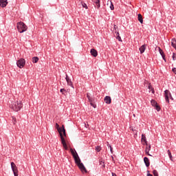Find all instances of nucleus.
Returning a JSON list of instances; mask_svg holds the SVG:
<instances>
[{
  "label": "nucleus",
  "mask_w": 176,
  "mask_h": 176,
  "mask_svg": "<svg viewBox=\"0 0 176 176\" xmlns=\"http://www.w3.org/2000/svg\"><path fill=\"white\" fill-rule=\"evenodd\" d=\"M16 28H17L19 32H20V34H23V32H25V31H27V30H28V27H27L25 25V23H24L22 21L18 22L16 23Z\"/></svg>",
  "instance_id": "20e7f679"
},
{
  "label": "nucleus",
  "mask_w": 176,
  "mask_h": 176,
  "mask_svg": "<svg viewBox=\"0 0 176 176\" xmlns=\"http://www.w3.org/2000/svg\"><path fill=\"white\" fill-rule=\"evenodd\" d=\"M112 176H118L115 173H112Z\"/></svg>",
  "instance_id": "58836bf2"
},
{
  "label": "nucleus",
  "mask_w": 176,
  "mask_h": 176,
  "mask_svg": "<svg viewBox=\"0 0 176 176\" xmlns=\"http://www.w3.org/2000/svg\"><path fill=\"white\" fill-rule=\"evenodd\" d=\"M146 49V45L144 44V45H142L139 49V50L140 52V54H142V53H144V52H145Z\"/></svg>",
  "instance_id": "dca6fc26"
},
{
  "label": "nucleus",
  "mask_w": 176,
  "mask_h": 176,
  "mask_svg": "<svg viewBox=\"0 0 176 176\" xmlns=\"http://www.w3.org/2000/svg\"><path fill=\"white\" fill-rule=\"evenodd\" d=\"M89 126V124H87V125H85V127H87Z\"/></svg>",
  "instance_id": "c03bdc74"
},
{
  "label": "nucleus",
  "mask_w": 176,
  "mask_h": 176,
  "mask_svg": "<svg viewBox=\"0 0 176 176\" xmlns=\"http://www.w3.org/2000/svg\"><path fill=\"white\" fill-rule=\"evenodd\" d=\"M16 65L19 68H24V65H25V59L20 58L16 61Z\"/></svg>",
  "instance_id": "423d86ee"
},
{
  "label": "nucleus",
  "mask_w": 176,
  "mask_h": 176,
  "mask_svg": "<svg viewBox=\"0 0 176 176\" xmlns=\"http://www.w3.org/2000/svg\"><path fill=\"white\" fill-rule=\"evenodd\" d=\"M153 173L154 176H159V173H157V170H154L153 171Z\"/></svg>",
  "instance_id": "c85d7f7f"
},
{
  "label": "nucleus",
  "mask_w": 176,
  "mask_h": 176,
  "mask_svg": "<svg viewBox=\"0 0 176 176\" xmlns=\"http://www.w3.org/2000/svg\"><path fill=\"white\" fill-rule=\"evenodd\" d=\"M39 61V58L38 56H34L32 58V63H36Z\"/></svg>",
  "instance_id": "5701e85b"
},
{
  "label": "nucleus",
  "mask_w": 176,
  "mask_h": 176,
  "mask_svg": "<svg viewBox=\"0 0 176 176\" xmlns=\"http://www.w3.org/2000/svg\"><path fill=\"white\" fill-rule=\"evenodd\" d=\"M92 1H94V3L96 4L98 9H100V8L101 6V5L100 4V0H92Z\"/></svg>",
  "instance_id": "6ab92c4d"
},
{
  "label": "nucleus",
  "mask_w": 176,
  "mask_h": 176,
  "mask_svg": "<svg viewBox=\"0 0 176 176\" xmlns=\"http://www.w3.org/2000/svg\"><path fill=\"white\" fill-rule=\"evenodd\" d=\"M70 152L74 159V162L78 166V168L80 170L82 173H87V169H86V167H85V165L83 163L81 162L80 158L79 157V155H78V153L72 148H70Z\"/></svg>",
  "instance_id": "f257e3e1"
},
{
  "label": "nucleus",
  "mask_w": 176,
  "mask_h": 176,
  "mask_svg": "<svg viewBox=\"0 0 176 176\" xmlns=\"http://www.w3.org/2000/svg\"><path fill=\"white\" fill-rule=\"evenodd\" d=\"M157 50H159L160 54H161L163 60H164V61H166V56L164 55V52H163V50L162 49H160V47H157Z\"/></svg>",
  "instance_id": "f8f14e48"
},
{
  "label": "nucleus",
  "mask_w": 176,
  "mask_h": 176,
  "mask_svg": "<svg viewBox=\"0 0 176 176\" xmlns=\"http://www.w3.org/2000/svg\"><path fill=\"white\" fill-rule=\"evenodd\" d=\"M60 134H63V137H67V133H65V128L64 127V125L60 127Z\"/></svg>",
  "instance_id": "ddd939ff"
},
{
  "label": "nucleus",
  "mask_w": 176,
  "mask_h": 176,
  "mask_svg": "<svg viewBox=\"0 0 176 176\" xmlns=\"http://www.w3.org/2000/svg\"><path fill=\"white\" fill-rule=\"evenodd\" d=\"M100 166H102V167H105V164L102 161H100Z\"/></svg>",
  "instance_id": "2f4dec72"
},
{
  "label": "nucleus",
  "mask_w": 176,
  "mask_h": 176,
  "mask_svg": "<svg viewBox=\"0 0 176 176\" xmlns=\"http://www.w3.org/2000/svg\"><path fill=\"white\" fill-rule=\"evenodd\" d=\"M109 5H110L109 8H110L111 10H113V9H115V8L113 7V3H112V1L107 2V6Z\"/></svg>",
  "instance_id": "412c9836"
},
{
  "label": "nucleus",
  "mask_w": 176,
  "mask_h": 176,
  "mask_svg": "<svg viewBox=\"0 0 176 176\" xmlns=\"http://www.w3.org/2000/svg\"><path fill=\"white\" fill-rule=\"evenodd\" d=\"M173 61H175V60H176V54H175V53L173 54Z\"/></svg>",
  "instance_id": "7c9ffc66"
},
{
  "label": "nucleus",
  "mask_w": 176,
  "mask_h": 176,
  "mask_svg": "<svg viewBox=\"0 0 176 176\" xmlns=\"http://www.w3.org/2000/svg\"><path fill=\"white\" fill-rule=\"evenodd\" d=\"M110 151L111 153H113V148H112V146H110Z\"/></svg>",
  "instance_id": "72a5a7b5"
},
{
  "label": "nucleus",
  "mask_w": 176,
  "mask_h": 176,
  "mask_svg": "<svg viewBox=\"0 0 176 176\" xmlns=\"http://www.w3.org/2000/svg\"><path fill=\"white\" fill-rule=\"evenodd\" d=\"M89 126V124H87V125H85V127H87Z\"/></svg>",
  "instance_id": "37998d69"
},
{
  "label": "nucleus",
  "mask_w": 176,
  "mask_h": 176,
  "mask_svg": "<svg viewBox=\"0 0 176 176\" xmlns=\"http://www.w3.org/2000/svg\"><path fill=\"white\" fill-rule=\"evenodd\" d=\"M64 91H65V89H60V93H64Z\"/></svg>",
  "instance_id": "e433bc0d"
},
{
  "label": "nucleus",
  "mask_w": 176,
  "mask_h": 176,
  "mask_svg": "<svg viewBox=\"0 0 176 176\" xmlns=\"http://www.w3.org/2000/svg\"><path fill=\"white\" fill-rule=\"evenodd\" d=\"M8 5V0H0V6L1 8H6Z\"/></svg>",
  "instance_id": "9d476101"
},
{
  "label": "nucleus",
  "mask_w": 176,
  "mask_h": 176,
  "mask_svg": "<svg viewBox=\"0 0 176 176\" xmlns=\"http://www.w3.org/2000/svg\"><path fill=\"white\" fill-rule=\"evenodd\" d=\"M81 5L82 8H85V9H87V5L85 3L81 2Z\"/></svg>",
  "instance_id": "cd10ccee"
},
{
  "label": "nucleus",
  "mask_w": 176,
  "mask_h": 176,
  "mask_svg": "<svg viewBox=\"0 0 176 176\" xmlns=\"http://www.w3.org/2000/svg\"><path fill=\"white\" fill-rule=\"evenodd\" d=\"M144 85H146V80H145V82H144Z\"/></svg>",
  "instance_id": "ea45409f"
},
{
  "label": "nucleus",
  "mask_w": 176,
  "mask_h": 176,
  "mask_svg": "<svg viewBox=\"0 0 176 176\" xmlns=\"http://www.w3.org/2000/svg\"><path fill=\"white\" fill-rule=\"evenodd\" d=\"M151 105L153 107H155L156 111L159 112V111H160V107L159 106V104H157V102L155 100H151Z\"/></svg>",
  "instance_id": "1a4fd4ad"
},
{
  "label": "nucleus",
  "mask_w": 176,
  "mask_h": 176,
  "mask_svg": "<svg viewBox=\"0 0 176 176\" xmlns=\"http://www.w3.org/2000/svg\"><path fill=\"white\" fill-rule=\"evenodd\" d=\"M113 30H114L116 34H117V32H118L116 31V30H118V26L116 25H113Z\"/></svg>",
  "instance_id": "c756f323"
},
{
  "label": "nucleus",
  "mask_w": 176,
  "mask_h": 176,
  "mask_svg": "<svg viewBox=\"0 0 176 176\" xmlns=\"http://www.w3.org/2000/svg\"><path fill=\"white\" fill-rule=\"evenodd\" d=\"M12 120H13V123H14V124H15V123H17V121H16V118L12 117Z\"/></svg>",
  "instance_id": "473e14b6"
},
{
  "label": "nucleus",
  "mask_w": 176,
  "mask_h": 176,
  "mask_svg": "<svg viewBox=\"0 0 176 176\" xmlns=\"http://www.w3.org/2000/svg\"><path fill=\"white\" fill-rule=\"evenodd\" d=\"M89 126V124H87V125H85V127H87Z\"/></svg>",
  "instance_id": "79ce46f5"
},
{
  "label": "nucleus",
  "mask_w": 176,
  "mask_h": 176,
  "mask_svg": "<svg viewBox=\"0 0 176 176\" xmlns=\"http://www.w3.org/2000/svg\"><path fill=\"white\" fill-rule=\"evenodd\" d=\"M66 81L67 82V85H69V86H72V81H71V79H69V77H68V75L66 74Z\"/></svg>",
  "instance_id": "a211bd4d"
},
{
  "label": "nucleus",
  "mask_w": 176,
  "mask_h": 176,
  "mask_svg": "<svg viewBox=\"0 0 176 176\" xmlns=\"http://www.w3.org/2000/svg\"><path fill=\"white\" fill-rule=\"evenodd\" d=\"M173 72H174V74L176 75V68H173Z\"/></svg>",
  "instance_id": "c9c22d12"
},
{
  "label": "nucleus",
  "mask_w": 176,
  "mask_h": 176,
  "mask_svg": "<svg viewBox=\"0 0 176 176\" xmlns=\"http://www.w3.org/2000/svg\"><path fill=\"white\" fill-rule=\"evenodd\" d=\"M95 151H96V152H100V151H101V146H97L95 148Z\"/></svg>",
  "instance_id": "a878e982"
},
{
  "label": "nucleus",
  "mask_w": 176,
  "mask_h": 176,
  "mask_svg": "<svg viewBox=\"0 0 176 176\" xmlns=\"http://www.w3.org/2000/svg\"><path fill=\"white\" fill-rule=\"evenodd\" d=\"M138 21H140V23H141V24L144 23V20L142 19V15H141V14H138Z\"/></svg>",
  "instance_id": "4be33fe9"
},
{
  "label": "nucleus",
  "mask_w": 176,
  "mask_h": 176,
  "mask_svg": "<svg viewBox=\"0 0 176 176\" xmlns=\"http://www.w3.org/2000/svg\"><path fill=\"white\" fill-rule=\"evenodd\" d=\"M56 129L59 133L60 139H61V143L63 144V148L65 149V151H68V146H67V142H65V139L64 138V136L63 135V133H61V128H60V125L58 124H56Z\"/></svg>",
  "instance_id": "7ed1b4c3"
},
{
  "label": "nucleus",
  "mask_w": 176,
  "mask_h": 176,
  "mask_svg": "<svg viewBox=\"0 0 176 176\" xmlns=\"http://www.w3.org/2000/svg\"><path fill=\"white\" fill-rule=\"evenodd\" d=\"M90 53L93 57H97L98 56V52L95 49H91Z\"/></svg>",
  "instance_id": "9b49d317"
},
{
  "label": "nucleus",
  "mask_w": 176,
  "mask_h": 176,
  "mask_svg": "<svg viewBox=\"0 0 176 176\" xmlns=\"http://www.w3.org/2000/svg\"><path fill=\"white\" fill-rule=\"evenodd\" d=\"M142 142H144L146 145H148V142H146V137H145V135H142Z\"/></svg>",
  "instance_id": "aec40b11"
},
{
  "label": "nucleus",
  "mask_w": 176,
  "mask_h": 176,
  "mask_svg": "<svg viewBox=\"0 0 176 176\" xmlns=\"http://www.w3.org/2000/svg\"><path fill=\"white\" fill-rule=\"evenodd\" d=\"M144 162L146 167H149L151 166V162H149V159L146 157L144 158Z\"/></svg>",
  "instance_id": "2eb2a0df"
},
{
  "label": "nucleus",
  "mask_w": 176,
  "mask_h": 176,
  "mask_svg": "<svg viewBox=\"0 0 176 176\" xmlns=\"http://www.w3.org/2000/svg\"><path fill=\"white\" fill-rule=\"evenodd\" d=\"M116 34V39H118L120 42H122V38L120 37V35L119 34V32H117Z\"/></svg>",
  "instance_id": "393cba45"
},
{
  "label": "nucleus",
  "mask_w": 176,
  "mask_h": 176,
  "mask_svg": "<svg viewBox=\"0 0 176 176\" xmlns=\"http://www.w3.org/2000/svg\"><path fill=\"white\" fill-rule=\"evenodd\" d=\"M148 89H149V90H151V93H153V94H155V89H153V87H152V85L151 84H148Z\"/></svg>",
  "instance_id": "b1692460"
},
{
  "label": "nucleus",
  "mask_w": 176,
  "mask_h": 176,
  "mask_svg": "<svg viewBox=\"0 0 176 176\" xmlns=\"http://www.w3.org/2000/svg\"><path fill=\"white\" fill-rule=\"evenodd\" d=\"M87 98H88L89 102H90V105L94 108H97V105L94 104V101H96V99L94 98H91L89 94H87Z\"/></svg>",
  "instance_id": "39448f33"
},
{
  "label": "nucleus",
  "mask_w": 176,
  "mask_h": 176,
  "mask_svg": "<svg viewBox=\"0 0 176 176\" xmlns=\"http://www.w3.org/2000/svg\"><path fill=\"white\" fill-rule=\"evenodd\" d=\"M133 116H135V114H133Z\"/></svg>",
  "instance_id": "a18cd8bd"
},
{
  "label": "nucleus",
  "mask_w": 176,
  "mask_h": 176,
  "mask_svg": "<svg viewBox=\"0 0 176 176\" xmlns=\"http://www.w3.org/2000/svg\"><path fill=\"white\" fill-rule=\"evenodd\" d=\"M9 107L11 109L15 111V112H19L23 108V103L20 100L12 101L9 103Z\"/></svg>",
  "instance_id": "f03ea898"
},
{
  "label": "nucleus",
  "mask_w": 176,
  "mask_h": 176,
  "mask_svg": "<svg viewBox=\"0 0 176 176\" xmlns=\"http://www.w3.org/2000/svg\"><path fill=\"white\" fill-rule=\"evenodd\" d=\"M104 100L106 104H111V99L110 96H106Z\"/></svg>",
  "instance_id": "f3484780"
},
{
  "label": "nucleus",
  "mask_w": 176,
  "mask_h": 176,
  "mask_svg": "<svg viewBox=\"0 0 176 176\" xmlns=\"http://www.w3.org/2000/svg\"><path fill=\"white\" fill-rule=\"evenodd\" d=\"M107 146H109V148H111V144H109V142H107Z\"/></svg>",
  "instance_id": "4c0bfd02"
},
{
  "label": "nucleus",
  "mask_w": 176,
  "mask_h": 176,
  "mask_svg": "<svg viewBox=\"0 0 176 176\" xmlns=\"http://www.w3.org/2000/svg\"><path fill=\"white\" fill-rule=\"evenodd\" d=\"M147 176H153L152 174L149 173V170H147Z\"/></svg>",
  "instance_id": "f704fd0d"
},
{
  "label": "nucleus",
  "mask_w": 176,
  "mask_h": 176,
  "mask_svg": "<svg viewBox=\"0 0 176 176\" xmlns=\"http://www.w3.org/2000/svg\"><path fill=\"white\" fill-rule=\"evenodd\" d=\"M11 168L14 173V175L19 176V169H17V166L14 162H11Z\"/></svg>",
  "instance_id": "0eeeda50"
},
{
  "label": "nucleus",
  "mask_w": 176,
  "mask_h": 176,
  "mask_svg": "<svg viewBox=\"0 0 176 176\" xmlns=\"http://www.w3.org/2000/svg\"><path fill=\"white\" fill-rule=\"evenodd\" d=\"M164 96H165V100L166 102H170V100H168V98H170L171 100H173V96H171V93H170V91L165 90Z\"/></svg>",
  "instance_id": "6e6552de"
},
{
  "label": "nucleus",
  "mask_w": 176,
  "mask_h": 176,
  "mask_svg": "<svg viewBox=\"0 0 176 176\" xmlns=\"http://www.w3.org/2000/svg\"><path fill=\"white\" fill-rule=\"evenodd\" d=\"M168 155L170 160H173V155H171V151H170V150H168Z\"/></svg>",
  "instance_id": "bb28decb"
},
{
  "label": "nucleus",
  "mask_w": 176,
  "mask_h": 176,
  "mask_svg": "<svg viewBox=\"0 0 176 176\" xmlns=\"http://www.w3.org/2000/svg\"><path fill=\"white\" fill-rule=\"evenodd\" d=\"M149 151H151V144L148 146V144L146 146L145 153L146 155H148V156H152L151 154H149Z\"/></svg>",
  "instance_id": "4468645a"
},
{
  "label": "nucleus",
  "mask_w": 176,
  "mask_h": 176,
  "mask_svg": "<svg viewBox=\"0 0 176 176\" xmlns=\"http://www.w3.org/2000/svg\"><path fill=\"white\" fill-rule=\"evenodd\" d=\"M89 126V124H87V125H85V127H87Z\"/></svg>",
  "instance_id": "a19ab883"
}]
</instances>
